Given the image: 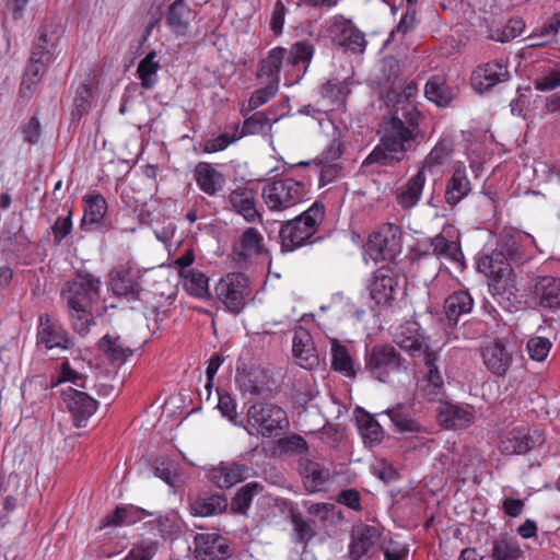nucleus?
Here are the masks:
<instances>
[{"label": "nucleus", "instance_id": "5701e85b", "mask_svg": "<svg viewBox=\"0 0 560 560\" xmlns=\"http://www.w3.org/2000/svg\"><path fill=\"white\" fill-rule=\"evenodd\" d=\"M110 288L113 293L128 303L141 300L142 287L126 268L115 269L110 272Z\"/></svg>", "mask_w": 560, "mask_h": 560}, {"label": "nucleus", "instance_id": "603ef678", "mask_svg": "<svg viewBox=\"0 0 560 560\" xmlns=\"http://www.w3.org/2000/svg\"><path fill=\"white\" fill-rule=\"evenodd\" d=\"M505 260L503 253H493L490 257H487L480 262L479 268H485L482 271L490 276L501 278L510 271L509 264Z\"/></svg>", "mask_w": 560, "mask_h": 560}, {"label": "nucleus", "instance_id": "bf43d9fd", "mask_svg": "<svg viewBox=\"0 0 560 560\" xmlns=\"http://www.w3.org/2000/svg\"><path fill=\"white\" fill-rule=\"evenodd\" d=\"M218 409L223 417H226L235 425H243L237 422L236 405L231 395L224 390L218 389Z\"/></svg>", "mask_w": 560, "mask_h": 560}, {"label": "nucleus", "instance_id": "c03bdc74", "mask_svg": "<svg viewBox=\"0 0 560 560\" xmlns=\"http://www.w3.org/2000/svg\"><path fill=\"white\" fill-rule=\"evenodd\" d=\"M331 366L347 377L355 376L357 370L347 348L337 340L331 343Z\"/></svg>", "mask_w": 560, "mask_h": 560}, {"label": "nucleus", "instance_id": "412c9836", "mask_svg": "<svg viewBox=\"0 0 560 560\" xmlns=\"http://www.w3.org/2000/svg\"><path fill=\"white\" fill-rule=\"evenodd\" d=\"M471 192V183L467 176L466 166L457 162L453 166L452 175L445 184V202L454 209L462 200Z\"/></svg>", "mask_w": 560, "mask_h": 560}, {"label": "nucleus", "instance_id": "a18cd8bd", "mask_svg": "<svg viewBox=\"0 0 560 560\" xmlns=\"http://www.w3.org/2000/svg\"><path fill=\"white\" fill-rule=\"evenodd\" d=\"M399 63L393 58H385L382 62V78L384 86L387 89V97L392 101V94L396 92L397 89L400 88V78H399Z\"/></svg>", "mask_w": 560, "mask_h": 560}, {"label": "nucleus", "instance_id": "ea45409f", "mask_svg": "<svg viewBox=\"0 0 560 560\" xmlns=\"http://www.w3.org/2000/svg\"><path fill=\"white\" fill-rule=\"evenodd\" d=\"M228 508V500L221 494L198 497L191 503V511L195 515L211 516L222 513Z\"/></svg>", "mask_w": 560, "mask_h": 560}, {"label": "nucleus", "instance_id": "a878e982", "mask_svg": "<svg viewBox=\"0 0 560 560\" xmlns=\"http://www.w3.org/2000/svg\"><path fill=\"white\" fill-rule=\"evenodd\" d=\"M292 351L299 365L304 369H312L318 363V357L316 354L312 336L305 329H299L294 332Z\"/></svg>", "mask_w": 560, "mask_h": 560}, {"label": "nucleus", "instance_id": "4468645a", "mask_svg": "<svg viewBox=\"0 0 560 560\" xmlns=\"http://www.w3.org/2000/svg\"><path fill=\"white\" fill-rule=\"evenodd\" d=\"M481 357L487 370L498 377L505 376L513 362V351L503 339L485 343Z\"/></svg>", "mask_w": 560, "mask_h": 560}, {"label": "nucleus", "instance_id": "680f3d73", "mask_svg": "<svg viewBox=\"0 0 560 560\" xmlns=\"http://www.w3.org/2000/svg\"><path fill=\"white\" fill-rule=\"evenodd\" d=\"M348 92V86L341 82L328 81L322 86L323 97L329 98L332 103L337 104H341L345 101Z\"/></svg>", "mask_w": 560, "mask_h": 560}, {"label": "nucleus", "instance_id": "8fccbe9b", "mask_svg": "<svg viewBox=\"0 0 560 560\" xmlns=\"http://www.w3.org/2000/svg\"><path fill=\"white\" fill-rule=\"evenodd\" d=\"M261 487L257 482H249L243 486L232 500L231 508L237 513H245L249 508L255 494H258Z\"/></svg>", "mask_w": 560, "mask_h": 560}, {"label": "nucleus", "instance_id": "cd10ccee", "mask_svg": "<svg viewBox=\"0 0 560 560\" xmlns=\"http://www.w3.org/2000/svg\"><path fill=\"white\" fill-rule=\"evenodd\" d=\"M301 475L306 490L311 493L322 491L330 479V470L319 463L301 459Z\"/></svg>", "mask_w": 560, "mask_h": 560}, {"label": "nucleus", "instance_id": "bb28decb", "mask_svg": "<svg viewBox=\"0 0 560 560\" xmlns=\"http://www.w3.org/2000/svg\"><path fill=\"white\" fill-rule=\"evenodd\" d=\"M231 208L240 213L247 222L260 220V213L255 206V191L246 187H237L229 195Z\"/></svg>", "mask_w": 560, "mask_h": 560}, {"label": "nucleus", "instance_id": "052dcab7", "mask_svg": "<svg viewBox=\"0 0 560 560\" xmlns=\"http://www.w3.org/2000/svg\"><path fill=\"white\" fill-rule=\"evenodd\" d=\"M265 378L266 376L262 373L252 374L248 383L244 385L245 390L261 398L270 397L272 389L268 384L264 383Z\"/></svg>", "mask_w": 560, "mask_h": 560}, {"label": "nucleus", "instance_id": "4be33fe9", "mask_svg": "<svg viewBox=\"0 0 560 560\" xmlns=\"http://www.w3.org/2000/svg\"><path fill=\"white\" fill-rule=\"evenodd\" d=\"M61 31L52 24H45L39 31L38 38L33 45L31 57L34 61L54 62L57 57V47Z\"/></svg>", "mask_w": 560, "mask_h": 560}, {"label": "nucleus", "instance_id": "c85d7f7f", "mask_svg": "<svg viewBox=\"0 0 560 560\" xmlns=\"http://www.w3.org/2000/svg\"><path fill=\"white\" fill-rule=\"evenodd\" d=\"M194 177L200 190L209 196H214L225 185L223 174L205 162L197 164Z\"/></svg>", "mask_w": 560, "mask_h": 560}, {"label": "nucleus", "instance_id": "0e129e2a", "mask_svg": "<svg viewBox=\"0 0 560 560\" xmlns=\"http://www.w3.org/2000/svg\"><path fill=\"white\" fill-rule=\"evenodd\" d=\"M418 91L417 84L413 81L402 83V80H400V88L396 90L394 94H392V100L396 101V105L394 106L395 110L398 106L404 104H410V98L416 96ZM411 105H413L411 103Z\"/></svg>", "mask_w": 560, "mask_h": 560}, {"label": "nucleus", "instance_id": "72a5a7b5", "mask_svg": "<svg viewBox=\"0 0 560 560\" xmlns=\"http://www.w3.org/2000/svg\"><path fill=\"white\" fill-rule=\"evenodd\" d=\"M246 470L237 463H221L211 470L210 478L219 488H230L245 478Z\"/></svg>", "mask_w": 560, "mask_h": 560}, {"label": "nucleus", "instance_id": "dca6fc26", "mask_svg": "<svg viewBox=\"0 0 560 560\" xmlns=\"http://www.w3.org/2000/svg\"><path fill=\"white\" fill-rule=\"evenodd\" d=\"M232 555L229 540L215 533H201L195 536L197 560H228Z\"/></svg>", "mask_w": 560, "mask_h": 560}, {"label": "nucleus", "instance_id": "6e6552de", "mask_svg": "<svg viewBox=\"0 0 560 560\" xmlns=\"http://www.w3.org/2000/svg\"><path fill=\"white\" fill-rule=\"evenodd\" d=\"M36 346L45 352H59L71 349L74 342L57 319L51 318L48 314H42L38 318Z\"/></svg>", "mask_w": 560, "mask_h": 560}, {"label": "nucleus", "instance_id": "5fc2aeb1", "mask_svg": "<svg viewBox=\"0 0 560 560\" xmlns=\"http://www.w3.org/2000/svg\"><path fill=\"white\" fill-rule=\"evenodd\" d=\"M524 28L525 23L522 19L512 18L502 30H498L493 33L491 38L497 42L506 43L521 35Z\"/></svg>", "mask_w": 560, "mask_h": 560}, {"label": "nucleus", "instance_id": "37998d69", "mask_svg": "<svg viewBox=\"0 0 560 560\" xmlns=\"http://www.w3.org/2000/svg\"><path fill=\"white\" fill-rule=\"evenodd\" d=\"M156 51L151 50L147 56L139 62L137 73L141 80V86L145 90H151L158 83V71L161 66L155 60Z\"/></svg>", "mask_w": 560, "mask_h": 560}, {"label": "nucleus", "instance_id": "0eeeda50", "mask_svg": "<svg viewBox=\"0 0 560 560\" xmlns=\"http://www.w3.org/2000/svg\"><path fill=\"white\" fill-rule=\"evenodd\" d=\"M101 281L92 275L79 276L61 291L68 310L89 308L98 299Z\"/></svg>", "mask_w": 560, "mask_h": 560}, {"label": "nucleus", "instance_id": "f8f14e48", "mask_svg": "<svg viewBox=\"0 0 560 560\" xmlns=\"http://www.w3.org/2000/svg\"><path fill=\"white\" fill-rule=\"evenodd\" d=\"M62 399L77 428L85 427L97 409V401L94 398L71 386L62 390Z\"/></svg>", "mask_w": 560, "mask_h": 560}, {"label": "nucleus", "instance_id": "09e8293b", "mask_svg": "<svg viewBox=\"0 0 560 560\" xmlns=\"http://www.w3.org/2000/svg\"><path fill=\"white\" fill-rule=\"evenodd\" d=\"M136 513L133 506H117L113 513L103 517L100 528L130 525L136 522Z\"/></svg>", "mask_w": 560, "mask_h": 560}, {"label": "nucleus", "instance_id": "864d4df0", "mask_svg": "<svg viewBox=\"0 0 560 560\" xmlns=\"http://www.w3.org/2000/svg\"><path fill=\"white\" fill-rule=\"evenodd\" d=\"M552 347L551 341L545 337H530L526 343V350L529 358L537 362H542L548 357Z\"/></svg>", "mask_w": 560, "mask_h": 560}, {"label": "nucleus", "instance_id": "49530a36", "mask_svg": "<svg viewBox=\"0 0 560 560\" xmlns=\"http://www.w3.org/2000/svg\"><path fill=\"white\" fill-rule=\"evenodd\" d=\"M93 90L91 83L85 80L77 88L73 98V108L71 112L72 119H80L89 113L91 108V98Z\"/></svg>", "mask_w": 560, "mask_h": 560}, {"label": "nucleus", "instance_id": "393cba45", "mask_svg": "<svg viewBox=\"0 0 560 560\" xmlns=\"http://www.w3.org/2000/svg\"><path fill=\"white\" fill-rule=\"evenodd\" d=\"M427 183L424 167L418 170L404 185L395 190L397 203L406 210H410L418 205Z\"/></svg>", "mask_w": 560, "mask_h": 560}, {"label": "nucleus", "instance_id": "2f4dec72", "mask_svg": "<svg viewBox=\"0 0 560 560\" xmlns=\"http://www.w3.org/2000/svg\"><path fill=\"white\" fill-rule=\"evenodd\" d=\"M355 421L364 445L374 447L383 441L384 430L373 416L358 408Z\"/></svg>", "mask_w": 560, "mask_h": 560}, {"label": "nucleus", "instance_id": "4c0bfd02", "mask_svg": "<svg viewBox=\"0 0 560 560\" xmlns=\"http://www.w3.org/2000/svg\"><path fill=\"white\" fill-rule=\"evenodd\" d=\"M84 213L82 226L94 225L101 222L107 210V202L100 194H89L83 197Z\"/></svg>", "mask_w": 560, "mask_h": 560}, {"label": "nucleus", "instance_id": "ddd939ff", "mask_svg": "<svg viewBox=\"0 0 560 560\" xmlns=\"http://www.w3.org/2000/svg\"><path fill=\"white\" fill-rule=\"evenodd\" d=\"M422 256L433 255L439 259L447 260L459 268L465 266L464 254L457 237L450 236V231L443 230L440 234L428 240Z\"/></svg>", "mask_w": 560, "mask_h": 560}, {"label": "nucleus", "instance_id": "e2e57ef3", "mask_svg": "<svg viewBox=\"0 0 560 560\" xmlns=\"http://www.w3.org/2000/svg\"><path fill=\"white\" fill-rule=\"evenodd\" d=\"M238 139H241V136H238V127L236 126L232 135L224 132L217 138L207 141L205 151L209 153L222 151L228 148L229 144L235 142Z\"/></svg>", "mask_w": 560, "mask_h": 560}, {"label": "nucleus", "instance_id": "e433bc0d", "mask_svg": "<svg viewBox=\"0 0 560 560\" xmlns=\"http://www.w3.org/2000/svg\"><path fill=\"white\" fill-rule=\"evenodd\" d=\"M50 63L51 62L34 61L33 57H30V62L20 85L21 97L31 98L33 96L42 75Z\"/></svg>", "mask_w": 560, "mask_h": 560}, {"label": "nucleus", "instance_id": "58836bf2", "mask_svg": "<svg viewBox=\"0 0 560 560\" xmlns=\"http://www.w3.org/2000/svg\"><path fill=\"white\" fill-rule=\"evenodd\" d=\"M424 95L440 107L447 106L452 98V92L446 85L445 78L442 75L431 77L424 88Z\"/></svg>", "mask_w": 560, "mask_h": 560}, {"label": "nucleus", "instance_id": "39448f33", "mask_svg": "<svg viewBox=\"0 0 560 560\" xmlns=\"http://www.w3.org/2000/svg\"><path fill=\"white\" fill-rule=\"evenodd\" d=\"M305 185L292 177L272 178L262 187L261 196L268 210L281 213L301 203L306 196Z\"/></svg>", "mask_w": 560, "mask_h": 560}, {"label": "nucleus", "instance_id": "6e6d98bb", "mask_svg": "<svg viewBox=\"0 0 560 560\" xmlns=\"http://www.w3.org/2000/svg\"><path fill=\"white\" fill-rule=\"evenodd\" d=\"M72 328L81 336H85L90 331L91 325H94L89 308L69 310Z\"/></svg>", "mask_w": 560, "mask_h": 560}, {"label": "nucleus", "instance_id": "b1692460", "mask_svg": "<svg viewBox=\"0 0 560 560\" xmlns=\"http://www.w3.org/2000/svg\"><path fill=\"white\" fill-rule=\"evenodd\" d=\"M195 16V12L184 0H175L167 9L165 22L176 37H184L189 34Z\"/></svg>", "mask_w": 560, "mask_h": 560}, {"label": "nucleus", "instance_id": "20e7f679", "mask_svg": "<svg viewBox=\"0 0 560 560\" xmlns=\"http://www.w3.org/2000/svg\"><path fill=\"white\" fill-rule=\"evenodd\" d=\"M324 219V206L315 202L293 220L287 221L280 230L282 250L293 252L312 237Z\"/></svg>", "mask_w": 560, "mask_h": 560}, {"label": "nucleus", "instance_id": "aec40b11", "mask_svg": "<svg viewBox=\"0 0 560 560\" xmlns=\"http://www.w3.org/2000/svg\"><path fill=\"white\" fill-rule=\"evenodd\" d=\"M533 294L539 307L556 313L560 311V279L545 276L534 280Z\"/></svg>", "mask_w": 560, "mask_h": 560}, {"label": "nucleus", "instance_id": "13d9d810", "mask_svg": "<svg viewBox=\"0 0 560 560\" xmlns=\"http://www.w3.org/2000/svg\"><path fill=\"white\" fill-rule=\"evenodd\" d=\"M279 85L277 82H268L265 88H261L255 91L249 101L248 106L250 109H256L259 106L266 104L270 98H272L278 92Z\"/></svg>", "mask_w": 560, "mask_h": 560}, {"label": "nucleus", "instance_id": "3c124183", "mask_svg": "<svg viewBox=\"0 0 560 560\" xmlns=\"http://www.w3.org/2000/svg\"><path fill=\"white\" fill-rule=\"evenodd\" d=\"M315 48L308 40H300L294 43L290 50H287L285 59L291 65L307 62L313 58Z\"/></svg>", "mask_w": 560, "mask_h": 560}, {"label": "nucleus", "instance_id": "423d86ee", "mask_svg": "<svg viewBox=\"0 0 560 560\" xmlns=\"http://www.w3.org/2000/svg\"><path fill=\"white\" fill-rule=\"evenodd\" d=\"M217 298L233 314H238L249 296L248 278L242 272L229 273L214 288Z\"/></svg>", "mask_w": 560, "mask_h": 560}, {"label": "nucleus", "instance_id": "f257e3e1", "mask_svg": "<svg viewBox=\"0 0 560 560\" xmlns=\"http://www.w3.org/2000/svg\"><path fill=\"white\" fill-rule=\"evenodd\" d=\"M419 119L420 112L411 104L400 105L384 116L380 143L363 160L361 167L393 166L400 162L421 133Z\"/></svg>", "mask_w": 560, "mask_h": 560}, {"label": "nucleus", "instance_id": "a211bd4d", "mask_svg": "<svg viewBox=\"0 0 560 560\" xmlns=\"http://www.w3.org/2000/svg\"><path fill=\"white\" fill-rule=\"evenodd\" d=\"M330 34L332 40L345 47L353 54H361L364 51L366 40L364 34L358 30L351 22L342 18H335L330 26Z\"/></svg>", "mask_w": 560, "mask_h": 560}, {"label": "nucleus", "instance_id": "c756f323", "mask_svg": "<svg viewBox=\"0 0 560 560\" xmlns=\"http://www.w3.org/2000/svg\"><path fill=\"white\" fill-rule=\"evenodd\" d=\"M436 417L445 429H465L472 421V412L464 407L443 404L438 408Z\"/></svg>", "mask_w": 560, "mask_h": 560}, {"label": "nucleus", "instance_id": "f03ea898", "mask_svg": "<svg viewBox=\"0 0 560 560\" xmlns=\"http://www.w3.org/2000/svg\"><path fill=\"white\" fill-rule=\"evenodd\" d=\"M395 341L400 349L413 358H422L427 377L434 387L443 385V376L439 369L440 351L431 349L417 322H406L395 334Z\"/></svg>", "mask_w": 560, "mask_h": 560}, {"label": "nucleus", "instance_id": "a19ab883", "mask_svg": "<svg viewBox=\"0 0 560 560\" xmlns=\"http://www.w3.org/2000/svg\"><path fill=\"white\" fill-rule=\"evenodd\" d=\"M287 56V49L282 47L273 48L268 57L261 61L259 75L260 78H267L269 82H277L279 85L280 81V69L283 60Z\"/></svg>", "mask_w": 560, "mask_h": 560}, {"label": "nucleus", "instance_id": "7ed1b4c3", "mask_svg": "<svg viewBox=\"0 0 560 560\" xmlns=\"http://www.w3.org/2000/svg\"><path fill=\"white\" fill-rule=\"evenodd\" d=\"M248 434H259L262 438H278L289 428L287 412L278 405L259 401L249 406L247 413Z\"/></svg>", "mask_w": 560, "mask_h": 560}, {"label": "nucleus", "instance_id": "c9c22d12", "mask_svg": "<svg viewBox=\"0 0 560 560\" xmlns=\"http://www.w3.org/2000/svg\"><path fill=\"white\" fill-rule=\"evenodd\" d=\"M264 250L262 235L255 228H247L240 237L235 254L242 260L250 259Z\"/></svg>", "mask_w": 560, "mask_h": 560}, {"label": "nucleus", "instance_id": "9d476101", "mask_svg": "<svg viewBox=\"0 0 560 560\" xmlns=\"http://www.w3.org/2000/svg\"><path fill=\"white\" fill-rule=\"evenodd\" d=\"M400 277L393 269L382 267L374 272L370 283V296L376 305L390 306L399 287Z\"/></svg>", "mask_w": 560, "mask_h": 560}, {"label": "nucleus", "instance_id": "69168bd1", "mask_svg": "<svg viewBox=\"0 0 560 560\" xmlns=\"http://www.w3.org/2000/svg\"><path fill=\"white\" fill-rule=\"evenodd\" d=\"M292 523L294 533L296 535V542L306 544L315 536V530L312 525L302 517L294 516Z\"/></svg>", "mask_w": 560, "mask_h": 560}, {"label": "nucleus", "instance_id": "7c9ffc66", "mask_svg": "<svg viewBox=\"0 0 560 560\" xmlns=\"http://www.w3.org/2000/svg\"><path fill=\"white\" fill-rule=\"evenodd\" d=\"M384 413L399 433H419L422 431V425L413 417L412 409L404 404H397L385 410Z\"/></svg>", "mask_w": 560, "mask_h": 560}, {"label": "nucleus", "instance_id": "6ab92c4d", "mask_svg": "<svg viewBox=\"0 0 560 560\" xmlns=\"http://www.w3.org/2000/svg\"><path fill=\"white\" fill-rule=\"evenodd\" d=\"M510 79L508 66L494 60L476 68L471 74V84L479 93H485L501 82Z\"/></svg>", "mask_w": 560, "mask_h": 560}, {"label": "nucleus", "instance_id": "338daca9", "mask_svg": "<svg viewBox=\"0 0 560 560\" xmlns=\"http://www.w3.org/2000/svg\"><path fill=\"white\" fill-rule=\"evenodd\" d=\"M558 86H560V68L550 70L535 81V89L541 92L552 91Z\"/></svg>", "mask_w": 560, "mask_h": 560}, {"label": "nucleus", "instance_id": "4d7b16f0", "mask_svg": "<svg viewBox=\"0 0 560 560\" xmlns=\"http://www.w3.org/2000/svg\"><path fill=\"white\" fill-rule=\"evenodd\" d=\"M270 119L262 112H258L245 119L242 130H238V136L242 138L246 135L264 132L267 127H270Z\"/></svg>", "mask_w": 560, "mask_h": 560}, {"label": "nucleus", "instance_id": "473e14b6", "mask_svg": "<svg viewBox=\"0 0 560 560\" xmlns=\"http://www.w3.org/2000/svg\"><path fill=\"white\" fill-rule=\"evenodd\" d=\"M474 300L468 291H456L452 293L444 303L447 324L456 326L460 316L471 312Z\"/></svg>", "mask_w": 560, "mask_h": 560}, {"label": "nucleus", "instance_id": "774afa93", "mask_svg": "<svg viewBox=\"0 0 560 560\" xmlns=\"http://www.w3.org/2000/svg\"><path fill=\"white\" fill-rule=\"evenodd\" d=\"M155 551V542H143L133 547L124 560H151Z\"/></svg>", "mask_w": 560, "mask_h": 560}, {"label": "nucleus", "instance_id": "79ce46f5", "mask_svg": "<svg viewBox=\"0 0 560 560\" xmlns=\"http://www.w3.org/2000/svg\"><path fill=\"white\" fill-rule=\"evenodd\" d=\"M180 276L184 278V288L185 290L192 296L199 299H208L210 298L209 279L196 269H190L187 271H180Z\"/></svg>", "mask_w": 560, "mask_h": 560}, {"label": "nucleus", "instance_id": "de8ad7c7", "mask_svg": "<svg viewBox=\"0 0 560 560\" xmlns=\"http://www.w3.org/2000/svg\"><path fill=\"white\" fill-rule=\"evenodd\" d=\"M521 550L514 539L501 535L493 541L492 560H517Z\"/></svg>", "mask_w": 560, "mask_h": 560}, {"label": "nucleus", "instance_id": "f3484780", "mask_svg": "<svg viewBox=\"0 0 560 560\" xmlns=\"http://www.w3.org/2000/svg\"><path fill=\"white\" fill-rule=\"evenodd\" d=\"M381 530L368 524H358L352 527L351 540L349 544V556L351 560H361L370 556L378 546Z\"/></svg>", "mask_w": 560, "mask_h": 560}, {"label": "nucleus", "instance_id": "2eb2a0df", "mask_svg": "<svg viewBox=\"0 0 560 560\" xmlns=\"http://www.w3.org/2000/svg\"><path fill=\"white\" fill-rule=\"evenodd\" d=\"M544 443L538 430L529 428H515L500 442V451L504 455H523Z\"/></svg>", "mask_w": 560, "mask_h": 560}, {"label": "nucleus", "instance_id": "9b49d317", "mask_svg": "<svg viewBox=\"0 0 560 560\" xmlns=\"http://www.w3.org/2000/svg\"><path fill=\"white\" fill-rule=\"evenodd\" d=\"M400 355L390 346L374 347L366 358L365 368L373 377L386 382L389 374L400 368Z\"/></svg>", "mask_w": 560, "mask_h": 560}, {"label": "nucleus", "instance_id": "f704fd0d", "mask_svg": "<svg viewBox=\"0 0 560 560\" xmlns=\"http://www.w3.org/2000/svg\"><path fill=\"white\" fill-rule=\"evenodd\" d=\"M98 348L112 363L119 365L133 353V350L126 346L119 336L105 335L100 339Z\"/></svg>", "mask_w": 560, "mask_h": 560}, {"label": "nucleus", "instance_id": "1a4fd4ad", "mask_svg": "<svg viewBox=\"0 0 560 560\" xmlns=\"http://www.w3.org/2000/svg\"><path fill=\"white\" fill-rule=\"evenodd\" d=\"M368 249L374 260H394L402 249L399 228L387 224L373 233L368 241Z\"/></svg>", "mask_w": 560, "mask_h": 560}]
</instances>
